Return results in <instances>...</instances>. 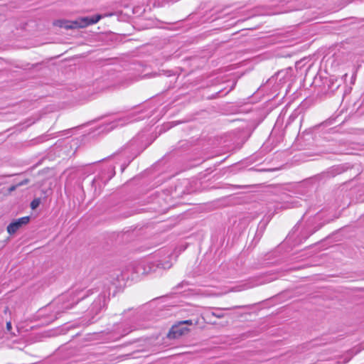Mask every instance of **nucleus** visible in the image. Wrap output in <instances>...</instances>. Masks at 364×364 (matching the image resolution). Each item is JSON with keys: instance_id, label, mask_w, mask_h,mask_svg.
<instances>
[{"instance_id": "nucleus-5", "label": "nucleus", "mask_w": 364, "mask_h": 364, "mask_svg": "<svg viewBox=\"0 0 364 364\" xmlns=\"http://www.w3.org/2000/svg\"><path fill=\"white\" fill-rule=\"evenodd\" d=\"M28 182H29V179L26 178V179H24L23 181L19 182L18 183H17V186H18V187L22 186H24V185L28 183Z\"/></svg>"}, {"instance_id": "nucleus-4", "label": "nucleus", "mask_w": 364, "mask_h": 364, "mask_svg": "<svg viewBox=\"0 0 364 364\" xmlns=\"http://www.w3.org/2000/svg\"><path fill=\"white\" fill-rule=\"evenodd\" d=\"M41 200L39 198H36L33 200L32 202L31 203V209L35 210L36 208H37L39 206Z\"/></svg>"}, {"instance_id": "nucleus-6", "label": "nucleus", "mask_w": 364, "mask_h": 364, "mask_svg": "<svg viewBox=\"0 0 364 364\" xmlns=\"http://www.w3.org/2000/svg\"><path fill=\"white\" fill-rule=\"evenodd\" d=\"M247 288H249V286H247V284H245V285H243V287H242V288H240V287H235V288H234V289H232V291H242V290H243V289H247Z\"/></svg>"}, {"instance_id": "nucleus-9", "label": "nucleus", "mask_w": 364, "mask_h": 364, "mask_svg": "<svg viewBox=\"0 0 364 364\" xmlns=\"http://www.w3.org/2000/svg\"><path fill=\"white\" fill-rule=\"evenodd\" d=\"M213 316L217 317V318H222L223 317V315L222 314H215V313H212Z\"/></svg>"}, {"instance_id": "nucleus-3", "label": "nucleus", "mask_w": 364, "mask_h": 364, "mask_svg": "<svg viewBox=\"0 0 364 364\" xmlns=\"http://www.w3.org/2000/svg\"><path fill=\"white\" fill-rule=\"evenodd\" d=\"M190 331V329L184 326L180 322L172 326L168 336L169 338H177L181 336L187 334Z\"/></svg>"}, {"instance_id": "nucleus-1", "label": "nucleus", "mask_w": 364, "mask_h": 364, "mask_svg": "<svg viewBox=\"0 0 364 364\" xmlns=\"http://www.w3.org/2000/svg\"><path fill=\"white\" fill-rule=\"evenodd\" d=\"M102 18V15L97 14L92 16L80 17L75 21H69L65 19L56 20L53 22V25L60 28H64L67 30L84 28L90 25L97 23Z\"/></svg>"}, {"instance_id": "nucleus-2", "label": "nucleus", "mask_w": 364, "mask_h": 364, "mask_svg": "<svg viewBox=\"0 0 364 364\" xmlns=\"http://www.w3.org/2000/svg\"><path fill=\"white\" fill-rule=\"evenodd\" d=\"M29 220L30 218L28 216L22 217L14 220L7 226V232L10 235L16 233L23 225L28 224Z\"/></svg>"}, {"instance_id": "nucleus-7", "label": "nucleus", "mask_w": 364, "mask_h": 364, "mask_svg": "<svg viewBox=\"0 0 364 364\" xmlns=\"http://www.w3.org/2000/svg\"><path fill=\"white\" fill-rule=\"evenodd\" d=\"M181 323H182L183 326L187 324V325H192L193 324V321L192 320H186V321H180Z\"/></svg>"}, {"instance_id": "nucleus-8", "label": "nucleus", "mask_w": 364, "mask_h": 364, "mask_svg": "<svg viewBox=\"0 0 364 364\" xmlns=\"http://www.w3.org/2000/svg\"><path fill=\"white\" fill-rule=\"evenodd\" d=\"M16 188H18L17 184H16V185H14V186H11V187L9 188V192H12V191H15V190L16 189Z\"/></svg>"}, {"instance_id": "nucleus-10", "label": "nucleus", "mask_w": 364, "mask_h": 364, "mask_svg": "<svg viewBox=\"0 0 364 364\" xmlns=\"http://www.w3.org/2000/svg\"><path fill=\"white\" fill-rule=\"evenodd\" d=\"M6 328H7L8 330H10L11 328V324L10 322H8L6 323Z\"/></svg>"}]
</instances>
